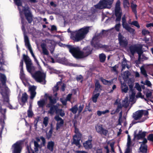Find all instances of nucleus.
Instances as JSON below:
<instances>
[{
    "label": "nucleus",
    "mask_w": 153,
    "mask_h": 153,
    "mask_svg": "<svg viewBox=\"0 0 153 153\" xmlns=\"http://www.w3.org/2000/svg\"><path fill=\"white\" fill-rule=\"evenodd\" d=\"M49 105H49H46L47 107L50 108V109L48 111V113L51 114H53L55 112L56 113V111L59 109L58 106L54 105Z\"/></svg>",
    "instance_id": "obj_18"
},
{
    "label": "nucleus",
    "mask_w": 153,
    "mask_h": 153,
    "mask_svg": "<svg viewBox=\"0 0 153 153\" xmlns=\"http://www.w3.org/2000/svg\"><path fill=\"white\" fill-rule=\"evenodd\" d=\"M27 114L28 117L29 118L32 117L33 115L32 110H28Z\"/></svg>",
    "instance_id": "obj_45"
},
{
    "label": "nucleus",
    "mask_w": 153,
    "mask_h": 153,
    "mask_svg": "<svg viewBox=\"0 0 153 153\" xmlns=\"http://www.w3.org/2000/svg\"><path fill=\"white\" fill-rule=\"evenodd\" d=\"M84 107V105L83 104L80 105L79 106L78 108V113L79 114H80L81 112Z\"/></svg>",
    "instance_id": "obj_50"
},
{
    "label": "nucleus",
    "mask_w": 153,
    "mask_h": 153,
    "mask_svg": "<svg viewBox=\"0 0 153 153\" xmlns=\"http://www.w3.org/2000/svg\"><path fill=\"white\" fill-rule=\"evenodd\" d=\"M131 24L137 27L138 28H139L140 27V25H139L138 22L136 21H133L131 23Z\"/></svg>",
    "instance_id": "obj_47"
},
{
    "label": "nucleus",
    "mask_w": 153,
    "mask_h": 153,
    "mask_svg": "<svg viewBox=\"0 0 153 153\" xmlns=\"http://www.w3.org/2000/svg\"><path fill=\"white\" fill-rule=\"evenodd\" d=\"M83 56H86L91 53L92 50L90 46H87L85 47L83 49Z\"/></svg>",
    "instance_id": "obj_21"
},
{
    "label": "nucleus",
    "mask_w": 153,
    "mask_h": 153,
    "mask_svg": "<svg viewBox=\"0 0 153 153\" xmlns=\"http://www.w3.org/2000/svg\"><path fill=\"white\" fill-rule=\"evenodd\" d=\"M64 123V120L60 121L59 122H57L56 124V130H58L61 127H62L63 126Z\"/></svg>",
    "instance_id": "obj_34"
},
{
    "label": "nucleus",
    "mask_w": 153,
    "mask_h": 153,
    "mask_svg": "<svg viewBox=\"0 0 153 153\" xmlns=\"http://www.w3.org/2000/svg\"><path fill=\"white\" fill-rule=\"evenodd\" d=\"M123 28L131 33H133L135 31L134 29L130 27L128 25L124 27Z\"/></svg>",
    "instance_id": "obj_31"
},
{
    "label": "nucleus",
    "mask_w": 153,
    "mask_h": 153,
    "mask_svg": "<svg viewBox=\"0 0 153 153\" xmlns=\"http://www.w3.org/2000/svg\"><path fill=\"white\" fill-rule=\"evenodd\" d=\"M34 144L35 147L34 148V150L35 152H36L38 151L39 148V145L38 144V143L36 141H34Z\"/></svg>",
    "instance_id": "obj_39"
},
{
    "label": "nucleus",
    "mask_w": 153,
    "mask_h": 153,
    "mask_svg": "<svg viewBox=\"0 0 153 153\" xmlns=\"http://www.w3.org/2000/svg\"><path fill=\"white\" fill-rule=\"evenodd\" d=\"M144 110H139L133 114V117L135 120L140 119L143 114Z\"/></svg>",
    "instance_id": "obj_13"
},
{
    "label": "nucleus",
    "mask_w": 153,
    "mask_h": 153,
    "mask_svg": "<svg viewBox=\"0 0 153 153\" xmlns=\"http://www.w3.org/2000/svg\"><path fill=\"white\" fill-rule=\"evenodd\" d=\"M62 83L61 81L57 82L56 85L54 87L53 90L54 92H57L59 90V87L58 86L59 84Z\"/></svg>",
    "instance_id": "obj_41"
},
{
    "label": "nucleus",
    "mask_w": 153,
    "mask_h": 153,
    "mask_svg": "<svg viewBox=\"0 0 153 153\" xmlns=\"http://www.w3.org/2000/svg\"><path fill=\"white\" fill-rule=\"evenodd\" d=\"M74 132L76 134L74 135H76L77 136L81 137L82 134L79 131L78 128H77L76 126L75 127V131Z\"/></svg>",
    "instance_id": "obj_43"
},
{
    "label": "nucleus",
    "mask_w": 153,
    "mask_h": 153,
    "mask_svg": "<svg viewBox=\"0 0 153 153\" xmlns=\"http://www.w3.org/2000/svg\"><path fill=\"white\" fill-rule=\"evenodd\" d=\"M106 56L104 54L101 53L100 55L99 59L100 62H104L105 60Z\"/></svg>",
    "instance_id": "obj_36"
},
{
    "label": "nucleus",
    "mask_w": 153,
    "mask_h": 153,
    "mask_svg": "<svg viewBox=\"0 0 153 153\" xmlns=\"http://www.w3.org/2000/svg\"><path fill=\"white\" fill-rule=\"evenodd\" d=\"M102 86L100 85L98 80H97L95 82V88L94 92H100Z\"/></svg>",
    "instance_id": "obj_23"
},
{
    "label": "nucleus",
    "mask_w": 153,
    "mask_h": 153,
    "mask_svg": "<svg viewBox=\"0 0 153 153\" xmlns=\"http://www.w3.org/2000/svg\"><path fill=\"white\" fill-rule=\"evenodd\" d=\"M53 131V128L51 126L50 129L48 133H46V138L49 140L51 137Z\"/></svg>",
    "instance_id": "obj_32"
},
{
    "label": "nucleus",
    "mask_w": 153,
    "mask_h": 153,
    "mask_svg": "<svg viewBox=\"0 0 153 153\" xmlns=\"http://www.w3.org/2000/svg\"><path fill=\"white\" fill-rule=\"evenodd\" d=\"M140 151L143 153H147V145H141L139 148Z\"/></svg>",
    "instance_id": "obj_28"
},
{
    "label": "nucleus",
    "mask_w": 153,
    "mask_h": 153,
    "mask_svg": "<svg viewBox=\"0 0 153 153\" xmlns=\"http://www.w3.org/2000/svg\"><path fill=\"white\" fill-rule=\"evenodd\" d=\"M54 145V142L51 141L48 142L47 148L49 150L52 152L53 150Z\"/></svg>",
    "instance_id": "obj_25"
},
{
    "label": "nucleus",
    "mask_w": 153,
    "mask_h": 153,
    "mask_svg": "<svg viewBox=\"0 0 153 153\" xmlns=\"http://www.w3.org/2000/svg\"><path fill=\"white\" fill-rule=\"evenodd\" d=\"M36 87L34 85L31 86L29 88V91H30V98L31 100H33L36 96Z\"/></svg>",
    "instance_id": "obj_17"
},
{
    "label": "nucleus",
    "mask_w": 153,
    "mask_h": 153,
    "mask_svg": "<svg viewBox=\"0 0 153 153\" xmlns=\"http://www.w3.org/2000/svg\"><path fill=\"white\" fill-rule=\"evenodd\" d=\"M20 77L22 80H24L25 78V75L24 74L23 70H22V72L21 70L20 71Z\"/></svg>",
    "instance_id": "obj_44"
},
{
    "label": "nucleus",
    "mask_w": 153,
    "mask_h": 153,
    "mask_svg": "<svg viewBox=\"0 0 153 153\" xmlns=\"http://www.w3.org/2000/svg\"><path fill=\"white\" fill-rule=\"evenodd\" d=\"M123 5L124 8L128 7L129 3L128 0H124L123 1Z\"/></svg>",
    "instance_id": "obj_42"
},
{
    "label": "nucleus",
    "mask_w": 153,
    "mask_h": 153,
    "mask_svg": "<svg viewBox=\"0 0 153 153\" xmlns=\"http://www.w3.org/2000/svg\"><path fill=\"white\" fill-rule=\"evenodd\" d=\"M145 83V85H147L148 87H150L152 85V84L149 80H146Z\"/></svg>",
    "instance_id": "obj_64"
},
{
    "label": "nucleus",
    "mask_w": 153,
    "mask_h": 153,
    "mask_svg": "<svg viewBox=\"0 0 153 153\" xmlns=\"http://www.w3.org/2000/svg\"><path fill=\"white\" fill-rule=\"evenodd\" d=\"M114 0H101L99 2L95 5L96 8L102 9L105 8H110Z\"/></svg>",
    "instance_id": "obj_4"
},
{
    "label": "nucleus",
    "mask_w": 153,
    "mask_h": 153,
    "mask_svg": "<svg viewBox=\"0 0 153 153\" xmlns=\"http://www.w3.org/2000/svg\"><path fill=\"white\" fill-rule=\"evenodd\" d=\"M128 87L127 85H122L121 90L122 92L126 93L128 92Z\"/></svg>",
    "instance_id": "obj_37"
},
{
    "label": "nucleus",
    "mask_w": 153,
    "mask_h": 153,
    "mask_svg": "<svg viewBox=\"0 0 153 153\" xmlns=\"http://www.w3.org/2000/svg\"><path fill=\"white\" fill-rule=\"evenodd\" d=\"M142 33L143 35L145 36L146 35L149 34L150 32L148 30L144 29L142 30Z\"/></svg>",
    "instance_id": "obj_55"
},
{
    "label": "nucleus",
    "mask_w": 153,
    "mask_h": 153,
    "mask_svg": "<svg viewBox=\"0 0 153 153\" xmlns=\"http://www.w3.org/2000/svg\"><path fill=\"white\" fill-rule=\"evenodd\" d=\"M143 140L142 142H140V143H141V145H147L146 144L147 142V140L146 138L144 137V138H143Z\"/></svg>",
    "instance_id": "obj_59"
},
{
    "label": "nucleus",
    "mask_w": 153,
    "mask_h": 153,
    "mask_svg": "<svg viewBox=\"0 0 153 153\" xmlns=\"http://www.w3.org/2000/svg\"><path fill=\"white\" fill-rule=\"evenodd\" d=\"M39 116L35 118V120L34 122V127H36L37 126V123L39 120Z\"/></svg>",
    "instance_id": "obj_51"
},
{
    "label": "nucleus",
    "mask_w": 153,
    "mask_h": 153,
    "mask_svg": "<svg viewBox=\"0 0 153 153\" xmlns=\"http://www.w3.org/2000/svg\"><path fill=\"white\" fill-rule=\"evenodd\" d=\"M147 140L152 142H153V134H149L147 137Z\"/></svg>",
    "instance_id": "obj_52"
},
{
    "label": "nucleus",
    "mask_w": 153,
    "mask_h": 153,
    "mask_svg": "<svg viewBox=\"0 0 153 153\" xmlns=\"http://www.w3.org/2000/svg\"><path fill=\"white\" fill-rule=\"evenodd\" d=\"M118 37L119 44L120 47L125 49L126 48L128 45V39L120 33H118Z\"/></svg>",
    "instance_id": "obj_8"
},
{
    "label": "nucleus",
    "mask_w": 153,
    "mask_h": 153,
    "mask_svg": "<svg viewBox=\"0 0 153 153\" xmlns=\"http://www.w3.org/2000/svg\"><path fill=\"white\" fill-rule=\"evenodd\" d=\"M137 6V5L136 4L133 3V2L131 3V7L132 11L135 15H136L137 13L136 9Z\"/></svg>",
    "instance_id": "obj_29"
},
{
    "label": "nucleus",
    "mask_w": 153,
    "mask_h": 153,
    "mask_svg": "<svg viewBox=\"0 0 153 153\" xmlns=\"http://www.w3.org/2000/svg\"><path fill=\"white\" fill-rule=\"evenodd\" d=\"M21 22L22 25L21 28L24 33L25 45L27 47L28 50H29L32 48L30 43L28 36L26 35L25 33L26 30L25 29V25L27 24V23L25 21L23 17L21 16Z\"/></svg>",
    "instance_id": "obj_3"
},
{
    "label": "nucleus",
    "mask_w": 153,
    "mask_h": 153,
    "mask_svg": "<svg viewBox=\"0 0 153 153\" xmlns=\"http://www.w3.org/2000/svg\"><path fill=\"white\" fill-rule=\"evenodd\" d=\"M129 50L131 53L132 55H134L136 52L138 54V60L140 61L141 59V56L143 53L142 50V46L141 45H140L137 46L136 45H131L129 48Z\"/></svg>",
    "instance_id": "obj_6"
},
{
    "label": "nucleus",
    "mask_w": 153,
    "mask_h": 153,
    "mask_svg": "<svg viewBox=\"0 0 153 153\" xmlns=\"http://www.w3.org/2000/svg\"><path fill=\"white\" fill-rule=\"evenodd\" d=\"M120 1L118 0L116 3L115 9V15L116 17L115 21L116 22H119L121 20L122 12H120Z\"/></svg>",
    "instance_id": "obj_9"
},
{
    "label": "nucleus",
    "mask_w": 153,
    "mask_h": 153,
    "mask_svg": "<svg viewBox=\"0 0 153 153\" xmlns=\"http://www.w3.org/2000/svg\"><path fill=\"white\" fill-rule=\"evenodd\" d=\"M45 96L46 98H48L49 100V103H48L47 105H49H49H54L57 102L56 99L55 98H53L51 96H50L48 94H46Z\"/></svg>",
    "instance_id": "obj_20"
},
{
    "label": "nucleus",
    "mask_w": 153,
    "mask_h": 153,
    "mask_svg": "<svg viewBox=\"0 0 153 153\" xmlns=\"http://www.w3.org/2000/svg\"><path fill=\"white\" fill-rule=\"evenodd\" d=\"M78 110V105H76L71 108L69 110L71 111L73 114H75L76 113Z\"/></svg>",
    "instance_id": "obj_30"
},
{
    "label": "nucleus",
    "mask_w": 153,
    "mask_h": 153,
    "mask_svg": "<svg viewBox=\"0 0 153 153\" xmlns=\"http://www.w3.org/2000/svg\"><path fill=\"white\" fill-rule=\"evenodd\" d=\"M92 137L91 135H89L88 136V140L83 143V146L85 149H91L92 148Z\"/></svg>",
    "instance_id": "obj_12"
},
{
    "label": "nucleus",
    "mask_w": 153,
    "mask_h": 153,
    "mask_svg": "<svg viewBox=\"0 0 153 153\" xmlns=\"http://www.w3.org/2000/svg\"><path fill=\"white\" fill-rule=\"evenodd\" d=\"M15 4L18 6H21L22 5V3L21 0H14Z\"/></svg>",
    "instance_id": "obj_46"
},
{
    "label": "nucleus",
    "mask_w": 153,
    "mask_h": 153,
    "mask_svg": "<svg viewBox=\"0 0 153 153\" xmlns=\"http://www.w3.org/2000/svg\"><path fill=\"white\" fill-rule=\"evenodd\" d=\"M119 23L116 24L115 26V28L117 31L119 32L120 31V27L121 25L120 22H118Z\"/></svg>",
    "instance_id": "obj_49"
},
{
    "label": "nucleus",
    "mask_w": 153,
    "mask_h": 153,
    "mask_svg": "<svg viewBox=\"0 0 153 153\" xmlns=\"http://www.w3.org/2000/svg\"><path fill=\"white\" fill-rule=\"evenodd\" d=\"M111 71L115 72L116 73H117V70L116 68L118 67V66L117 65H115L114 66L111 67Z\"/></svg>",
    "instance_id": "obj_48"
},
{
    "label": "nucleus",
    "mask_w": 153,
    "mask_h": 153,
    "mask_svg": "<svg viewBox=\"0 0 153 153\" xmlns=\"http://www.w3.org/2000/svg\"><path fill=\"white\" fill-rule=\"evenodd\" d=\"M90 104L89 103L88 105L86 106L85 108V111H88L89 112L91 111V109H90Z\"/></svg>",
    "instance_id": "obj_58"
},
{
    "label": "nucleus",
    "mask_w": 153,
    "mask_h": 153,
    "mask_svg": "<svg viewBox=\"0 0 153 153\" xmlns=\"http://www.w3.org/2000/svg\"><path fill=\"white\" fill-rule=\"evenodd\" d=\"M68 46L69 52L73 56L76 58H80L83 57V52L80 50L78 46L69 45Z\"/></svg>",
    "instance_id": "obj_2"
},
{
    "label": "nucleus",
    "mask_w": 153,
    "mask_h": 153,
    "mask_svg": "<svg viewBox=\"0 0 153 153\" xmlns=\"http://www.w3.org/2000/svg\"><path fill=\"white\" fill-rule=\"evenodd\" d=\"M23 59L25 63L27 71L30 73H31L33 71H34L35 68L32 65L31 59L29 56L25 54L23 55Z\"/></svg>",
    "instance_id": "obj_7"
},
{
    "label": "nucleus",
    "mask_w": 153,
    "mask_h": 153,
    "mask_svg": "<svg viewBox=\"0 0 153 153\" xmlns=\"http://www.w3.org/2000/svg\"><path fill=\"white\" fill-rule=\"evenodd\" d=\"M22 11L24 13L26 19L29 23L30 24L33 21V15L28 7H24Z\"/></svg>",
    "instance_id": "obj_10"
},
{
    "label": "nucleus",
    "mask_w": 153,
    "mask_h": 153,
    "mask_svg": "<svg viewBox=\"0 0 153 153\" xmlns=\"http://www.w3.org/2000/svg\"><path fill=\"white\" fill-rule=\"evenodd\" d=\"M0 80L3 85H6L7 78L5 74H0Z\"/></svg>",
    "instance_id": "obj_26"
},
{
    "label": "nucleus",
    "mask_w": 153,
    "mask_h": 153,
    "mask_svg": "<svg viewBox=\"0 0 153 153\" xmlns=\"http://www.w3.org/2000/svg\"><path fill=\"white\" fill-rule=\"evenodd\" d=\"M21 143L17 142L14 144L12 146L14 147L13 153H20L22 149Z\"/></svg>",
    "instance_id": "obj_15"
},
{
    "label": "nucleus",
    "mask_w": 153,
    "mask_h": 153,
    "mask_svg": "<svg viewBox=\"0 0 153 153\" xmlns=\"http://www.w3.org/2000/svg\"><path fill=\"white\" fill-rule=\"evenodd\" d=\"M46 44L44 43H42L41 45V47L42 48L43 53L44 55H48L49 52L46 48Z\"/></svg>",
    "instance_id": "obj_27"
},
{
    "label": "nucleus",
    "mask_w": 153,
    "mask_h": 153,
    "mask_svg": "<svg viewBox=\"0 0 153 153\" xmlns=\"http://www.w3.org/2000/svg\"><path fill=\"white\" fill-rule=\"evenodd\" d=\"M99 39L96 38H93L91 42V45L96 49L103 48V45L100 43Z\"/></svg>",
    "instance_id": "obj_11"
},
{
    "label": "nucleus",
    "mask_w": 153,
    "mask_h": 153,
    "mask_svg": "<svg viewBox=\"0 0 153 153\" xmlns=\"http://www.w3.org/2000/svg\"><path fill=\"white\" fill-rule=\"evenodd\" d=\"M33 77L38 82L45 85L46 83L45 74L39 71L36 72L33 75Z\"/></svg>",
    "instance_id": "obj_5"
},
{
    "label": "nucleus",
    "mask_w": 153,
    "mask_h": 153,
    "mask_svg": "<svg viewBox=\"0 0 153 153\" xmlns=\"http://www.w3.org/2000/svg\"><path fill=\"white\" fill-rule=\"evenodd\" d=\"M100 95V93H98L94 94L92 97V101L94 102L95 103L97 101V100Z\"/></svg>",
    "instance_id": "obj_38"
},
{
    "label": "nucleus",
    "mask_w": 153,
    "mask_h": 153,
    "mask_svg": "<svg viewBox=\"0 0 153 153\" xmlns=\"http://www.w3.org/2000/svg\"><path fill=\"white\" fill-rule=\"evenodd\" d=\"M123 106H121L120 104L119 105L117 106L116 109L115 110L117 113L119 112L120 110L122 109Z\"/></svg>",
    "instance_id": "obj_57"
},
{
    "label": "nucleus",
    "mask_w": 153,
    "mask_h": 153,
    "mask_svg": "<svg viewBox=\"0 0 153 153\" xmlns=\"http://www.w3.org/2000/svg\"><path fill=\"white\" fill-rule=\"evenodd\" d=\"M48 118L47 117H45L43 120V123L44 124L45 127H46L48 124Z\"/></svg>",
    "instance_id": "obj_53"
},
{
    "label": "nucleus",
    "mask_w": 153,
    "mask_h": 153,
    "mask_svg": "<svg viewBox=\"0 0 153 153\" xmlns=\"http://www.w3.org/2000/svg\"><path fill=\"white\" fill-rule=\"evenodd\" d=\"M37 104L39 108H43L45 104V101L44 100H41L37 102Z\"/></svg>",
    "instance_id": "obj_35"
},
{
    "label": "nucleus",
    "mask_w": 153,
    "mask_h": 153,
    "mask_svg": "<svg viewBox=\"0 0 153 153\" xmlns=\"http://www.w3.org/2000/svg\"><path fill=\"white\" fill-rule=\"evenodd\" d=\"M28 98V96L26 92H24L22 94L21 98V101L23 104V105H25V103L27 102Z\"/></svg>",
    "instance_id": "obj_22"
},
{
    "label": "nucleus",
    "mask_w": 153,
    "mask_h": 153,
    "mask_svg": "<svg viewBox=\"0 0 153 153\" xmlns=\"http://www.w3.org/2000/svg\"><path fill=\"white\" fill-rule=\"evenodd\" d=\"M97 131L101 134L106 136L108 133V130L103 128L102 125L99 126L96 128Z\"/></svg>",
    "instance_id": "obj_16"
},
{
    "label": "nucleus",
    "mask_w": 153,
    "mask_h": 153,
    "mask_svg": "<svg viewBox=\"0 0 153 153\" xmlns=\"http://www.w3.org/2000/svg\"><path fill=\"white\" fill-rule=\"evenodd\" d=\"M100 80L103 84L108 85H110L113 82V79L109 81L103 78L102 77H101L100 78Z\"/></svg>",
    "instance_id": "obj_24"
},
{
    "label": "nucleus",
    "mask_w": 153,
    "mask_h": 153,
    "mask_svg": "<svg viewBox=\"0 0 153 153\" xmlns=\"http://www.w3.org/2000/svg\"><path fill=\"white\" fill-rule=\"evenodd\" d=\"M55 120L57 121L58 122L59 121H63V120L59 116H56L55 117Z\"/></svg>",
    "instance_id": "obj_63"
},
{
    "label": "nucleus",
    "mask_w": 153,
    "mask_h": 153,
    "mask_svg": "<svg viewBox=\"0 0 153 153\" xmlns=\"http://www.w3.org/2000/svg\"><path fill=\"white\" fill-rule=\"evenodd\" d=\"M72 95V94H68L67 95V97H66L65 100H67V101H70Z\"/></svg>",
    "instance_id": "obj_61"
},
{
    "label": "nucleus",
    "mask_w": 153,
    "mask_h": 153,
    "mask_svg": "<svg viewBox=\"0 0 153 153\" xmlns=\"http://www.w3.org/2000/svg\"><path fill=\"white\" fill-rule=\"evenodd\" d=\"M23 59H22L21 60L20 62V65L19 66L21 68L20 70H21V71L22 72V70L23 69Z\"/></svg>",
    "instance_id": "obj_62"
},
{
    "label": "nucleus",
    "mask_w": 153,
    "mask_h": 153,
    "mask_svg": "<svg viewBox=\"0 0 153 153\" xmlns=\"http://www.w3.org/2000/svg\"><path fill=\"white\" fill-rule=\"evenodd\" d=\"M146 132H142L141 130L139 131L138 134H136L135 132H134V137L136 138L137 140L143 139L146 135Z\"/></svg>",
    "instance_id": "obj_19"
},
{
    "label": "nucleus",
    "mask_w": 153,
    "mask_h": 153,
    "mask_svg": "<svg viewBox=\"0 0 153 153\" xmlns=\"http://www.w3.org/2000/svg\"><path fill=\"white\" fill-rule=\"evenodd\" d=\"M141 72L145 77H147L148 75L147 74L146 71L144 69H141Z\"/></svg>",
    "instance_id": "obj_56"
},
{
    "label": "nucleus",
    "mask_w": 153,
    "mask_h": 153,
    "mask_svg": "<svg viewBox=\"0 0 153 153\" xmlns=\"http://www.w3.org/2000/svg\"><path fill=\"white\" fill-rule=\"evenodd\" d=\"M152 92L149 91L147 92L146 94V97L147 98L150 97L152 96Z\"/></svg>",
    "instance_id": "obj_60"
},
{
    "label": "nucleus",
    "mask_w": 153,
    "mask_h": 153,
    "mask_svg": "<svg viewBox=\"0 0 153 153\" xmlns=\"http://www.w3.org/2000/svg\"><path fill=\"white\" fill-rule=\"evenodd\" d=\"M122 25L123 28L128 25L127 22L126 17L125 15H124L122 17Z\"/></svg>",
    "instance_id": "obj_33"
},
{
    "label": "nucleus",
    "mask_w": 153,
    "mask_h": 153,
    "mask_svg": "<svg viewBox=\"0 0 153 153\" xmlns=\"http://www.w3.org/2000/svg\"><path fill=\"white\" fill-rule=\"evenodd\" d=\"M132 93L130 96V100H133L135 98V91H132Z\"/></svg>",
    "instance_id": "obj_54"
},
{
    "label": "nucleus",
    "mask_w": 153,
    "mask_h": 153,
    "mask_svg": "<svg viewBox=\"0 0 153 153\" xmlns=\"http://www.w3.org/2000/svg\"><path fill=\"white\" fill-rule=\"evenodd\" d=\"M81 137L77 136L76 135H74L73 136V141L71 142V144L72 145H75L79 148H80L81 145L80 143V141Z\"/></svg>",
    "instance_id": "obj_14"
},
{
    "label": "nucleus",
    "mask_w": 153,
    "mask_h": 153,
    "mask_svg": "<svg viewBox=\"0 0 153 153\" xmlns=\"http://www.w3.org/2000/svg\"><path fill=\"white\" fill-rule=\"evenodd\" d=\"M89 27H84L78 30L72 32L71 35V38L74 42H78L84 39L89 32Z\"/></svg>",
    "instance_id": "obj_1"
},
{
    "label": "nucleus",
    "mask_w": 153,
    "mask_h": 153,
    "mask_svg": "<svg viewBox=\"0 0 153 153\" xmlns=\"http://www.w3.org/2000/svg\"><path fill=\"white\" fill-rule=\"evenodd\" d=\"M56 113H59L62 117H63L65 115L64 111L62 109H58L56 111Z\"/></svg>",
    "instance_id": "obj_40"
}]
</instances>
